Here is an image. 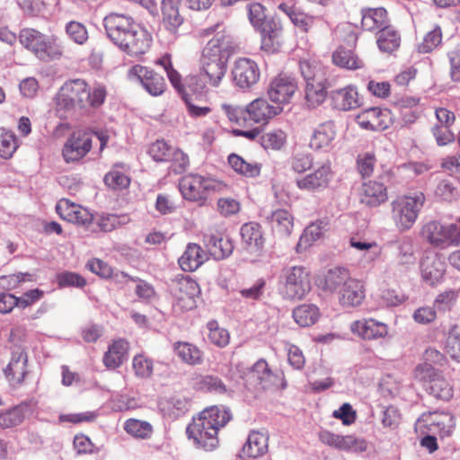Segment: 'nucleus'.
Wrapping results in <instances>:
<instances>
[{
	"mask_svg": "<svg viewBox=\"0 0 460 460\" xmlns=\"http://www.w3.org/2000/svg\"><path fill=\"white\" fill-rule=\"evenodd\" d=\"M279 105H272L265 98H257L245 106L247 119L254 123H268L282 112Z\"/></svg>",
	"mask_w": 460,
	"mask_h": 460,
	"instance_id": "obj_24",
	"label": "nucleus"
},
{
	"mask_svg": "<svg viewBox=\"0 0 460 460\" xmlns=\"http://www.w3.org/2000/svg\"><path fill=\"white\" fill-rule=\"evenodd\" d=\"M335 137L334 122H323L313 130L309 138V147L314 151H327L332 147Z\"/></svg>",
	"mask_w": 460,
	"mask_h": 460,
	"instance_id": "obj_30",
	"label": "nucleus"
},
{
	"mask_svg": "<svg viewBox=\"0 0 460 460\" xmlns=\"http://www.w3.org/2000/svg\"><path fill=\"white\" fill-rule=\"evenodd\" d=\"M349 270L344 267H333L319 275L316 285L322 291L329 294L338 293L350 278Z\"/></svg>",
	"mask_w": 460,
	"mask_h": 460,
	"instance_id": "obj_25",
	"label": "nucleus"
},
{
	"mask_svg": "<svg viewBox=\"0 0 460 460\" xmlns=\"http://www.w3.org/2000/svg\"><path fill=\"white\" fill-rule=\"evenodd\" d=\"M376 158L374 153L366 152L357 157V169L361 177H370L376 167Z\"/></svg>",
	"mask_w": 460,
	"mask_h": 460,
	"instance_id": "obj_58",
	"label": "nucleus"
},
{
	"mask_svg": "<svg viewBox=\"0 0 460 460\" xmlns=\"http://www.w3.org/2000/svg\"><path fill=\"white\" fill-rule=\"evenodd\" d=\"M282 296L288 300H301L312 288L310 271L304 266H293L284 270Z\"/></svg>",
	"mask_w": 460,
	"mask_h": 460,
	"instance_id": "obj_7",
	"label": "nucleus"
},
{
	"mask_svg": "<svg viewBox=\"0 0 460 460\" xmlns=\"http://www.w3.org/2000/svg\"><path fill=\"white\" fill-rule=\"evenodd\" d=\"M332 63L341 68L347 70H358L365 66L363 59L354 51V49H347L341 45L332 53Z\"/></svg>",
	"mask_w": 460,
	"mask_h": 460,
	"instance_id": "obj_39",
	"label": "nucleus"
},
{
	"mask_svg": "<svg viewBox=\"0 0 460 460\" xmlns=\"http://www.w3.org/2000/svg\"><path fill=\"white\" fill-rule=\"evenodd\" d=\"M105 184L114 190L125 189L129 186L130 179L123 172L112 169L104 177Z\"/></svg>",
	"mask_w": 460,
	"mask_h": 460,
	"instance_id": "obj_63",
	"label": "nucleus"
},
{
	"mask_svg": "<svg viewBox=\"0 0 460 460\" xmlns=\"http://www.w3.org/2000/svg\"><path fill=\"white\" fill-rule=\"evenodd\" d=\"M208 329V340L217 347L224 348L229 344L230 334L225 328L219 326L215 320L209 321L207 324Z\"/></svg>",
	"mask_w": 460,
	"mask_h": 460,
	"instance_id": "obj_53",
	"label": "nucleus"
},
{
	"mask_svg": "<svg viewBox=\"0 0 460 460\" xmlns=\"http://www.w3.org/2000/svg\"><path fill=\"white\" fill-rule=\"evenodd\" d=\"M181 0H163L162 14L164 27L172 34H177L179 28L184 22L180 13Z\"/></svg>",
	"mask_w": 460,
	"mask_h": 460,
	"instance_id": "obj_33",
	"label": "nucleus"
},
{
	"mask_svg": "<svg viewBox=\"0 0 460 460\" xmlns=\"http://www.w3.org/2000/svg\"><path fill=\"white\" fill-rule=\"evenodd\" d=\"M427 389L436 398L445 401L450 400L454 395L453 385L446 379L441 371L433 379H430Z\"/></svg>",
	"mask_w": 460,
	"mask_h": 460,
	"instance_id": "obj_47",
	"label": "nucleus"
},
{
	"mask_svg": "<svg viewBox=\"0 0 460 460\" xmlns=\"http://www.w3.org/2000/svg\"><path fill=\"white\" fill-rule=\"evenodd\" d=\"M269 435L267 432L252 430L243 447V453L250 458H257L268 452Z\"/></svg>",
	"mask_w": 460,
	"mask_h": 460,
	"instance_id": "obj_38",
	"label": "nucleus"
},
{
	"mask_svg": "<svg viewBox=\"0 0 460 460\" xmlns=\"http://www.w3.org/2000/svg\"><path fill=\"white\" fill-rule=\"evenodd\" d=\"M228 41L224 35L212 38L203 48L199 66L227 67Z\"/></svg>",
	"mask_w": 460,
	"mask_h": 460,
	"instance_id": "obj_14",
	"label": "nucleus"
},
{
	"mask_svg": "<svg viewBox=\"0 0 460 460\" xmlns=\"http://www.w3.org/2000/svg\"><path fill=\"white\" fill-rule=\"evenodd\" d=\"M230 419L231 413L224 407L215 405L206 408L188 425V437L205 450H213L218 445V430Z\"/></svg>",
	"mask_w": 460,
	"mask_h": 460,
	"instance_id": "obj_1",
	"label": "nucleus"
},
{
	"mask_svg": "<svg viewBox=\"0 0 460 460\" xmlns=\"http://www.w3.org/2000/svg\"><path fill=\"white\" fill-rule=\"evenodd\" d=\"M227 67L199 66V72L186 77L188 88L194 93L207 94L211 89L221 86Z\"/></svg>",
	"mask_w": 460,
	"mask_h": 460,
	"instance_id": "obj_8",
	"label": "nucleus"
},
{
	"mask_svg": "<svg viewBox=\"0 0 460 460\" xmlns=\"http://www.w3.org/2000/svg\"><path fill=\"white\" fill-rule=\"evenodd\" d=\"M92 134L84 130L74 131L66 141L62 155L66 163H75L83 159L92 149Z\"/></svg>",
	"mask_w": 460,
	"mask_h": 460,
	"instance_id": "obj_10",
	"label": "nucleus"
},
{
	"mask_svg": "<svg viewBox=\"0 0 460 460\" xmlns=\"http://www.w3.org/2000/svg\"><path fill=\"white\" fill-rule=\"evenodd\" d=\"M435 195L441 200L450 202L457 198L458 191L452 181L444 179L438 183L435 190Z\"/></svg>",
	"mask_w": 460,
	"mask_h": 460,
	"instance_id": "obj_62",
	"label": "nucleus"
},
{
	"mask_svg": "<svg viewBox=\"0 0 460 460\" xmlns=\"http://www.w3.org/2000/svg\"><path fill=\"white\" fill-rule=\"evenodd\" d=\"M287 142V133L275 128L261 136V145L265 149L280 150Z\"/></svg>",
	"mask_w": 460,
	"mask_h": 460,
	"instance_id": "obj_51",
	"label": "nucleus"
},
{
	"mask_svg": "<svg viewBox=\"0 0 460 460\" xmlns=\"http://www.w3.org/2000/svg\"><path fill=\"white\" fill-rule=\"evenodd\" d=\"M387 12L385 8H367L362 10L361 26L365 31L378 32L389 25Z\"/></svg>",
	"mask_w": 460,
	"mask_h": 460,
	"instance_id": "obj_40",
	"label": "nucleus"
},
{
	"mask_svg": "<svg viewBox=\"0 0 460 460\" xmlns=\"http://www.w3.org/2000/svg\"><path fill=\"white\" fill-rule=\"evenodd\" d=\"M248 17L254 28L261 29L270 19H267L265 8L259 3H252L248 6Z\"/></svg>",
	"mask_w": 460,
	"mask_h": 460,
	"instance_id": "obj_61",
	"label": "nucleus"
},
{
	"mask_svg": "<svg viewBox=\"0 0 460 460\" xmlns=\"http://www.w3.org/2000/svg\"><path fill=\"white\" fill-rule=\"evenodd\" d=\"M329 228V220L327 218L317 219L311 223L304 230L300 237L298 247L311 245L314 241L320 239Z\"/></svg>",
	"mask_w": 460,
	"mask_h": 460,
	"instance_id": "obj_44",
	"label": "nucleus"
},
{
	"mask_svg": "<svg viewBox=\"0 0 460 460\" xmlns=\"http://www.w3.org/2000/svg\"><path fill=\"white\" fill-rule=\"evenodd\" d=\"M19 145L15 134L11 130L3 129L0 133V156L10 159Z\"/></svg>",
	"mask_w": 460,
	"mask_h": 460,
	"instance_id": "obj_56",
	"label": "nucleus"
},
{
	"mask_svg": "<svg viewBox=\"0 0 460 460\" xmlns=\"http://www.w3.org/2000/svg\"><path fill=\"white\" fill-rule=\"evenodd\" d=\"M232 73L234 84L242 89L256 84L261 75L256 62L247 58L236 59Z\"/></svg>",
	"mask_w": 460,
	"mask_h": 460,
	"instance_id": "obj_20",
	"label": "nucleus"
},
{
	"mask_svg": "<svg viewBox=\"0 0 460 460\" xmlns=\"http://www.w3.org/2000/svg\"><path fill=\"white\" fill-rule=\"evenodd\" d=\"M133 371L138 378H151L154 373V361L144 353L137 354L132 359Z\"/></svg>",
	"mask_w": 460,
	"mask_h": 460,
	"instance_id": "obj_50",
	"label": "nucleus"
},
{
	"mask_svg": "<svg viewBox=\"0 0 460 460\" xmlns=\"http://www.w3.org/2000/svg\"><path fill=\"white\" fill-rule=\"evenodd\" d=\"M103 24L108 38L116 46L125 40V37L135 26L139 25L132 17L117 13L108 14L103 20Z\"/></svg>",
	"mask_w": 460,
	"mask_h": 460,
	"instance_id": "obj_17",
	"label": "nucleus"
},
{
	"mask_svg": "<svg viewBox=\"0 0 460 460\" xmlns=\"http://www.w3.org/2000/svg\"><path fill=\"white\" fill-rule=\"evenodd\" d=\"M203 242L216 260L226 259L234 251L232 240L221 226L209 227L203 235Z\"/></svg>",
	"mask_w": 460,
	"mask_h": 460,
	"instance_id": "obj_12",
	"label": "nucleus"
},
{
	"mask_svg": "<svg viewBox=\"0 0 460 460\" xmlns=\"http://www.w3.org/2000/svg\"><path fill=\"white\" fill-rule=\"evenodd\" d=\"M129 349V344L125 339H117L109 345L103 355L102 362L107 368L115 369L122 365Z\"/></svg>",
	"mask_w": 460,
	"mask_h": 460,
	"instance_id": "obj_37",
	"label": "nucleus"
},
{
	"mask_svg": "<svg viewBox=\"0 0 460 460\" xmlns=\"http://www.w3.org/2000/svg\"><path fill=\"white\" fill-rule=\"evenodd\" d=\"M175 306L181 311H189L196 307V299L200 293L199 284L189 276H181L175 280L173 288Z\"/></svg>",
	"mask_w": 460,
	"mask_h": 460,
	"instance_id": "obj_13",
	"label": "nucleus"
},
{
	"mask_svg": "<svg viewBox=\"0 0 460 460\" xmlns=\"http://www.w3.org/2000/svg\"><path fill=\"white\" fill-rule=\"evenodd\" d=\"M360 204L369 208H377L388 200V189L376 180L364 181L358 190Z\"/></svg>",
	"mask_w": 460,
	"mask_h": 460,
	"instance_id": "obj_21",
	"label": "nucleus"
},
{
	"mask_svg": "<svg viewBox=\"0 0 460 460\" xmlns=\"http://www.w3.org/2000/svg\"><path fill=\"white\" fill-rule=\"evenodd\" d=\"M130 218L126 214H104L100 216L97 225L102 232H111L118 227L129 223Z\"/></svg>",
	"mask_w": 460,
	"mask_h": 460,
	"instance_id": "obj_54",
	"label": "nucleus"
},
{
	"mask_svg": "<svg viewBox=\"0 0 460 460\" xmlns=\"http://www.w3.org/2000/svg\"><path fill=\"white\" fill-rule=\"evenodd\" d=\"M19 41L25 49L40 57L43 54L58 57L63 54L61 47L58 44V38L56 36L49 38L35 29L24 28L21 30Z\"/></svg>",
	"mask_w": 460,
	"mask_h": 460,
	"instance_id": "obj_9",
	"label": "nucleus"
},
{
	"mask_svg": "<svg viewBox=\"0 0 460 460\" xmlns=\"http://www.w3.org/2000/svg\"><path fill=\"white\" fill-rule=\"evenodd\" d=\"M446 269L444 259L438 253L427 255L420 263L421 277L424 281L431 286L443 279Z\"/></svg>",
	"mask_w": 460,
	"mask_h": 460,
	"instance_id": "obj_29",
	"label": "nucleus"
},
{
	"mask_svg": "<svg viewBox=\"0 0 460 460\" xmlns=\"http://www.w3.org/2000/svg\"><path fill=\"white\" fill-rule=\"evenodd\" d=\"M400 43V34L391 26L383 28L377 33L376 44L382 52L392 53L398 49Z\"/></svg>",
	"mask_w": 460,
	"mask_h": 460,
	"instance_id": "obj_46",
	"label": "nucleus"
},
{
	"mask_svg": "<svg viewBox=\"0 0 460 460\" xmlns=\"http://www.w3.org/2000/svg\"><path fill=\"white\" fill-rule=\"evenodd\" d=\"M208 260L207 253L199 244L190 243L178 262L184 271H194Z\"/></svg>",
	"mask_w": 460,
	"mask_h": 460,
	"instance_id": "obj_36",
	"label": "nucleus"
},
{
	"mask_svg": "<svg viewBox=\"0 0 460 460\" xmlns=\"http://www.w3.org/2000/svg\"><path fill=\"white\" fill-rule=\"evenodd\" d=\"M107 90L99 84L91 89L83 79L66 81L59 89L56 103L60 110L84 109L100 107L105 101Z\"/></svg>",
	"mask_w": 460,
	"mask_h": 460,
	"instance_id": "obj_2",
	"label": "nucleus"
},
{
	"mask_svg": "<svg viewBox=\"0 0 460 460\" xmlns=\"http://www.w3.org/2000/svg\"><path fill=\"white\" fill-rule=\"evenodd\" d=\"M123 428L128 435L137 439H150L154 433L150 422L134 418L128 419L124 422Z\"/></svg>",
	"mask_w": 460,
	"mask_h": 460,
	"instance_id": "obj_45",
	"label": "nucleus"
},
{
	"mask_svg": "<svg viewBox=\"0 0 460 460\" xmlns=\"http://www.w3.org/2000/svg\"><path fill=\"white\" fill-rule=\"evenodd\" d=\"M422 239L435 248L458 246L460 244V217L456 222L443 225L438 220L425 223L420 229Z\"/></svg>",
	"mask_w": 460,
	"mask_h": 460,
	"instance_id": "obj_6",
	"label": "nucleus"
},
{
	"mask_svg": "<svg viewBox=\"0 0 460 460\" xmlns=\"http://www.w3.org/2000/svg\"><path fill=\"white\" fill-rule=\"evenodd\" d=\"M227 185L222 181L205 177L198 173H190L183 176L179 181V189L182 197L199 206L205 205L211 192L223 191Z\"/></svg>",
	"mask_w": 460,
	"mask_h": 460,
	"instance_id": "obj_4",
	"label": "nucleus"
},
{
	"mask_svg": "<svg viewBox=\"0 0 460 460\" xmlns=\"http://www.w3.org/2000/svg\"><path fill=\"white\" fill-rule=\"evenodd\" d=\"M351 332L363 340H377L388 334L385 323L374 318H362L354 321L350 325Z\"/></svg>",
	"mask_w": 460,
	"mask_h": 460,
	"instance_id": "obj_27",
	"label": "nucleus"
},
{
	"mask_svg": "<svg viewBox=\"0 0 460 460\" xmlns=\"http://www.w3.org/2000/svg\"><path fill=\"white\" fill-rule=\"evenodd\" d=\"M297 91V84L294 77L280 74L270 82L267 93L270 99L279 104L290 102Z\"/></svg>",
	"mask_w": 460,
	"mask_h": 460,
	"instance_id": "obj_19",
	"label": "nucleus"
},
{
	"mask_svg": "<svg viewBox=\"0 0 460 460\" xmlns=\"http://www.w3.org/2000/svg\"><path fill=\"white\" fill-rule=\"evenodd\" d=\"M418 425L426 427L429 432L440 438L450 436L455 429L454 417L447 412L423 413L418 420Z\"/></svg>",
	"mask_w": 460,
	"mask_h": 460,
	"instance_id": "obj_18",
	"label": "nucleus"
},
{
	"mask_svg": "<svg viewBox=\"0 0 460 460\" xmlns=\"http://www.w3.org/2000/svg\"><path fill=\"white\" fill-rule=\"evenodd\" d=\"M172 349L178 358L188 366H199L204 362L203 350L193 343L175 341Z\"/></svg>",
	"mask_w": 460,
	"mask_h": 460,
	"instance_id": "obj_35",
	"label": "nucleus"
},
{
	"mask_svg": "<svg viewBox=\"0 0 460 460\" xmlns=\"http://www.w3.org/2000/svg\"><path fill=\"white\" fill-rule=\"evenodd\" d=\"M339 304L344 308H353L360 305L366 297L364 283L350 277L337 293Z\"/></svg>",
	"mask_w": 460,
	"mask_h": 460,
	"instance_id": "obj_26",
	"label": "nucleus"
},
{
	"mask_svg": "<svg viewBox=\"0 0 460 460\" xmlns=\"http://www.w3.org/2000/svg\"><path fill=\"white\" fill-rule=\"evenodd\" d=\"M228 164L235 172L248 178L259 176L261 171V164L246 161L236 154L228 156Z\"/></svg>",
	"mask_w": 460,
	"mask_h": 460,
	"instance_id": "obj_42",
	"label": "nucleus"
},
{
	"mask_svg": "<svg viewBox=\"0 0 460 460\" xmlns=\"http://www.w3.org/2000/svg\"><path fill=\"white\" fill-rule=\"evenodd\" d=\"M27 412L26 404H19L9 410L0 411V429H13L21 425Z\"/></svg>",
	"mask_w": 460,
	"mask_h": 460,
	"instance_id": "obj_43",
	"label": "nucleus"
},
{
	"mask_svg": "<svg viewBox=\"0 0 460 460\" xmlns=\"http://www.w3.org/2000/svg\"><path fill=\"white\" fill-rule=\"evenodd\" d=\"M242 243L250 253L259 256L262 253L266 239L261 226L257 222L243 224L240 229Z\"/></svg>",
	"mask_w": 460,
	"mask_h": 460,
	"instance_id": "obj_23",
	"label": "nucleus"
},
{
	"mask_svg": "<svg viewBox=\"0 0 460 460\" xmlns=\"http://www.w3.org/2000/svg\"><path fill=\"white\" fill-rule=\"evenodd\" d=\"M168 162L171 163V167L175 173L183 172L190 164L189 156L181 149L173 147Z\"/></svg>",
	"mask_w": 460,
	"mask_h": 460,
	"instance_id": "obj_64",
	"label": "nucleus"
},
{
	"mask_svg": "<svg viewBox=\"0 0 460 460\" xmlns=\"http://www.w3.org/2000/svg\"><path fill=\"white\" fill-rule=\"evenodd\" d=\"M65 31L68 39L77 45H84L89 40L86 26L77 21H70L65 25Z\"/></svg>",
	"mask_w": 460,
	"mask_h": 460,
	"instance_id": "obj_52",
	"label": "nucleus"
},
{
	"mask_svg": "<svg viewBox=\"0 0 460 460\" xmlns=\"http://www.w3.org/2000/svg\"><path fill=\"white\" fill-rule=\"evenodd\" d=\"M56 212L61 219L77 226L88 227L93 221V215L88 209L68 199L58 201Z\"/></svg>",
	"mask_w": 460,
	"mask_h": 460,
	"instance_id": "obj_15",
	"label": "nucleus"
},
{
	"mask_svg": "<svg viewBox=\"0 0 460 460\" xmlns=\"http://www.w3.org/2000/svg\"><path fill=\"white\" fill-rule=\"evenodd\" d=\"M426 202L421 190H413L399 195L390 204L391 219L400 232L410 230L416 223Z\"/></svg>",
	"mask_w": 460,
	"mask_h": 460,
	"instance_id": "obj_3",
	"label": "nucleus"
},
{
	"mask_svg": "<svg viewBox=\"0 0 460 460\" xmlns=\"http://www.w3.org/2000/svg\"><path fill=\"white\" fill-rule=\"evenodd\" d=\"M27 354L23 349L13 352L11 360L5 368V376L12 385L22 384L27 374Z\"/></svg>",
	"mask_w": 460,
	"mask_h": 460,
	"instance_id": "obj_34",
	"label": "nucleus"
},
{
	"mask_svg": "<svg viewBox=\"0 0 460 460\" xmlns=\"http://www.w3.org/2000/svg\"><path fill=\"white\" fill-rule=\"evenodd\" d=\"M196 388L203 392L223 394L226 391L222 380L215 376H199L196 381Z\"/></svg>",
	"mask_w": 460,
	"mask_h": 460,
	"instance_id": "obj_55",
	"label": "nucleus"
},
{
	"mask_svg": "<svg viewBox=\"0 0 460 460\" xmlns=\"http://www.w3.org/2000/svg\"><path fill=\"white\" fill-rule=\"evenodd\" d=\"M172 147L164 140H156L149 146L148 153L156 162H167L170 160Z\"/></svg>",
	"mask_w": 460,
	"mask_h": 460,
	"instance_id": "obj_59",
	"label": "nucleus"
},
{
	"mask_svg": "<svg viewBox=\"0 0 460 460\" xmlns=\"http://www.w3.org/2000/svg\"><path fill=\"white\" fill-rule=\"evenodd\" d=\"M299 67L305 81V99L308 105L319 106L327 96V77L323 66L315 61L302 60Z\"/></svg>",
	"mask_w": 460,
	"mask_h": 460,
	"instance_id": "obj_5",
	"label": "nucleus"
},
{
	"mask_svg": "<svg viewBox=\"0 0 460 460\" xmlns=\"http://www.w3.org/2000/svg\"><path fill=\"white\" fill-rule=\"evenodd\" d=\"M128 77L130 80L138 81L153 96L161 95L166 89V82L162 75L141 65H135L129 68Z\"/></svg>",
	"mask_w": 460,
	"mask_h": 460,
	"instance_id": "obj_11",
	"label": "nucleus"
},
{
	"mask_svg": "<svg viewBox=\"0 0 460 460\" xmlns=\"http://www.w3.org/2000/svg\"><path fill=\"white\" fill-rule=\"evenodd\" d=\"M319 315V309L314 305L304 304L293 310L294 320L302 327H307L315 323Z\"/></svg>",
	"mask_w": 460,
	"mask_h": 460,
	"instance_id": "obj_49",
	"label": "nucleus"
},
{
	"mask_svg": "<svg viewBox=\"0 0 460 460\" xmlns=\"http://www.w3.org/2000/svg\"><path fill=\"white\" fill-rule=\"evenodd\" d=\"M330 100L333 108L340 111L353 110L361 104V98L358 89L351 84L332 91Z\"/></svg>",
	"mask_w": 460,
	"mask_h": 460,
	"instance_id": "obj_31",
	"label": "nucleus"
},
{
	"mask_svg": "<svg viewBox=\"0 0 460 460\" xmlns=\"http://www.w3.org/2000/svg\"><path fill=\"white\" fill-rule=\"evenodd\" d=\"M331 177V166L329 164H323L313 172L297 179L296 185L303 190H318L328 186Z\"/></svg>",
	"mask_w": 460,
	"mask_h": 460,
	"instance_id": "obj_32",
	"label": "nucleus"
},
{
	"mask_svg": "<svg viewBox=\"0 0 460 460\" xmlns=\"http://www.w3.org/2000/svg\"><path fill=\"white\" fill-rule=\"evenodd\" d=\"M270 227L280 237L288 236L294 227V217L286 209H277L269 218Z\"/></svg>",
	"mask_w": 460,
	"mask_h": 460,
	"instance_id": "obj_41",
	"label": "nucleus"
},
{
	"mask_svg": "<svg viewBox=\"0 0 460 460\" xmlns=\"http://www.w3.org/2000/svg\"><path fill=\"white\" fill-rule=\"evenodd\" d=\"M356 121L361 128L381 131L389 128L392 116L388 110L374 107L362 111L356 117Z\"/></svg>",
	"mask_w": 460,
	"mask_h": 460,
	"instance_id": "obj_22",
	"label": "nucleus"
},
{
	"mask_svg": "<svg viewBox=\"0 0 460 460\" xmlns=\"http://www.w3.org/2000/svg\"><path fill=\"white\" fill-rule=\"evenodd\" d=\"M291 22L296 27L299 28L305 33L317 30L319 25L323 23L321 19L302 12L293 14Z\"/></svg>",
	"mask_w": 460,
	"mask_h": 460,
	"instance_id": "obj_57",
	"label": "nucleus"
},
{
	"mask_svg": "<svg viewBox=\"0 0 460 460\" xmlns=\"http://www.w3.org/2000/svg\"><path fill=\"white\" fill-rule=\"evenodd\" d=\"M259 31L261 36V49L267 52L278 51L284 41L280 21L272 17Z\"/></svg>",
	"mask_w": 460,
	"mask_h": 460,
	"instance_id": "obj_28",
	"label": "nucleus"
},
{
	"mask_svg": "<svg viewBox=\"0 0 460 460\" xmlns=\"http://www.w3.org/2000/svg\"><path fill=\"white\" fill-rule=\"evenodd\" d=\"M442 41V31L440 28H435L428 32L422 42L418 46L420 53H429L434 50Z\"/></svg>",
	"mask_w": 460,
	"mask_h": 460,
	"instance_id": "obj_60",
	"label": "nucleus"
},
{
	"mask_svg": "<svg viewBox=\"0 0 460 460\" xmlns=\"http://www.w3.org/2000/svg\"><path fill=\"white\" fill-rule=\"evenodd\" d=\"M420 101L419 97L403 95L394 102V106L403 115V119L406 122L412 123L418 118V113L413 109L419 106Z\"/></svg>",
	"mask_w": 460,
	"mask_h": 460,
	"instance_id": "obj_48",
	"label": "nucleus"
},
{
	"mask_svg": "<svg viewBox=\"0 0 460 460\" xmlns=\"http://www.w3.org/2000/svg\"><path fill=\"white\" fill-rule=\"evenodd\" d=\"M152 44L151 34L142 26L137 25L130 31L123 41L117 47L132 57H138L148 51Z\"/></svg>",
	"mask_w": 460,
	"mask_h": 460,
	"instance_id": "obj_16",
	"label": "nucleus"
}]
</instances>
